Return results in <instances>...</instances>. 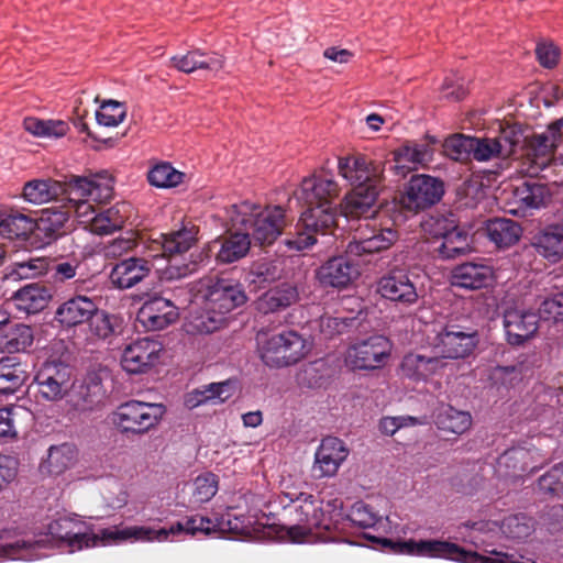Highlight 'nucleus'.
Listing matches in <instances>:
<instances>
[{"instance_id":"f257e3e1","label":"nucleus","mask_w":563,"mask_h":563,"mask_svg":"<svg viewBox=\"0 0 563 563\" xmlns=\"http://www.w3.org/2000/svg\"><path fill=\"white\" fill-rule=\"evenodd\" d=\"M340 186L328 173L306 177L295 192L296 198L308 206L283 243L290 251H305L317 243L318 234H328L336 227V209L333 201L340 195Z\"/></svg>"},{"instance_id":"f03ea898","label":"nucleus","mask_w":563,"mask_h":563,"mask_svg":"<svg viewBox=\"0 0 563 563\" xmlns=\"http://www.w3.org/2000/svg\"><path fill=\"white\" fill-rule=\"evenodd\" d=\"M280 504L286 523L277 533L280 539L292 543L309 542L312 536L335 540V532L345 519L341 498L319 500L311 494L284 493Z\"/></svg>"},{"instance_id":"7ed1b4c3","label":"nucleus","mask_w":563,"mask_h":563,"mask_svg":"<svg viewBox=\"0 0 563 563\" xmlns=\"http://www.w3.org/2000/svg\"><path fill=\"white\" fill-rule=\"evenodd\" d=\"M191 299L201 305V312L186 324L189 334H210L227 323V314L243 306L246 294L242 285L224 276H208L199 279L191 289Z\"/></svg>"},{"instance_id":"20e7f679","label":"nucleus","mask_w":563,"mask_h":563,"mask_svg":"<svg viewBox=\"0 0 563 563\" xmlns=\"http://www.w3.org/2000/svg\"><path fill=\"white\" fill-rule=\"evenodd\" d=\"M231 227L246 231L254 244L272 245L288 222L286 210L280 206L265 208L243 201L230 206L227 211Z\"/></svg>"},{"instance_id":"39448f33","label":"nucleus","mask_w":563,"mask_h":563,"mask_svg":"<svg viewBox=\"0 0 563 563\" xmlns=\"http://www.w3.org/2000/svg\"><path fill=\"white\" fill-rule=\"evenodd\" d=\"M84 522L76 517L62 516L47 525V533L60 545H66L69 552L93 548L99 544H118L133 538H143L147 530L133 527L119 529L118 527L101 529L98 533L82 531Z\"/></svg>"},{"instance_id":"423d86ee","label":"nucleus","mask_w":563,"mask_h":563,"mask_svg":"<svg viewBox=\"0 0 563 563\" xmlns=\"http://www.w3.org/2000/svg\"><path fill=\"white\" fill-rule=\"evenodd\" d=\"M382 543L397 554L445 559L460 563H536L531 560L521 562L515 554L503 552H494V556H485L475 551H466L456 543L443 540L416 541L415 539H408L393 541L390 539H383Z\"/></svg>"},{"instance_id":"0eeeda50","label":"nucleus","mask_w":563,"mask_h":563,"mask_svg":"<svg viewBox=\"0 0 563 563\" xmlns=\"http://www.w3.org/2000/svg\"><path fill=\"white\" fill-rule=\"evenodd\" d=\"M257 345L262 361L276 368L298 363L310 350L306 339L292 330L272 335L258 333Z\"/></svg>"},{"instance_id":"6e6552de","label":"nucleus","mask_w":563,"mask_h":563,"mask_svg":"<svg viewBox=\"0 0 563 563\" xmlns=\"http://www.w3.org/2000/svg\"><path fill=\"white\" fill-rule=\"evenodd\" d=\"M162 404L129 400L117 407L112 423L124 434H144L155 428L165 415Z\"/></svg>"},{"instance_id":"1a4fd4ad","label":"nucleus","mask_w":563,"mask_h":563,"mask_svg":"<svg viewBox=\"0 0 563 563\" xmlns=\"http://www.w3.org/2000/svg\"><path fill=\"white\" fill-rule=\"evenodd\" d=\"M92 186L87 177L71 175L67 180L59 181L53 178L32 179L24 184L22 197L33 205H43L51 201H64L66 194L82 196L90 192Z\"/></svg>"},{"instance_id":"9d476101","label":"nucleus","mask_w":563,"mask_h":563,"mask_svg":"<svg viewBox=\"0 0 563 563\" xmlns=\"http://www.w3.org/2000/svg\"><path fill=\"white\" fill-rule=\"evenodd\" d=\"M523 141V130L518 124L501 128L499 134L494 139L473 137L472 159L486 162L494 157L509 158L518 153V146Z\"/></svg>"},{"instance_id":"9b49d317","label":"nucleus","mask_w":563,"mask_h":563,"mask_svg":"<svg viewBox=\"0 0 563 563\" xmlns=\"http://www.w3.org/2000/svg\"><path fill=\"white\" fill-rule=\"evenodd\" d=\"M417 279L413 273L406 267H394L378 280L379 295L397 306L411 307L419 301L420 295L417 288Z\"/></svg>"},{"instance_id":"f8f14e48","label":"nucleus","mask_w":563,"mask_h":563,"mask_svg":"<svg viewBox=\"0 0 563 563\" xmlns=\"http://www.w3.org/2000/svg\"><path fill=\"white\" fill-rule=\"evenodd\" d=\"M34 380L38 395L47 401L62 400L73 387V368L60 361L45 362Z\"/></svg>"},{"instance_id":"ddd939ff","label":"nucleus","mask_w":563,"mask_h":563,"mask_svg":"<svg viewBox=\"0 0 563 563\" xmlns=\"http://www.w3.org/2000/svg\"><path fill=\"white\" fill-rule=\"evenodd\" d=\"M444 194V184L441 179L430 175H413L400 198L401 206L418 212L439 202Z\"/></svg>"},{"instance_id":"4468645a","label":"nucleus","mask_w":563,"mask_h":563,"mask_svg":"<svg viewBox=\"0 0 563 563\" xmlns=\"http://www.w3.org/2000/svg\"><path fill=\"white\" fill-rule=\"evenodd\" d=\"M435 349L444 358H465L470 356L478 343V333L475 329L463 328L459 324H446L435 338Z\"/></svg>"},{"instance_id":"2eb2a0df","label":"nucleus","mask_w":563,"mask_h":563,"mask_svg":"<svg viewBox=\"0 0 563 563\" xmlns=\"http://www.w3.org/2000/svg\"><path fill=\"white\" fill-rule=\"evenodd\" d=\"M391 351V343L385 335H372L349 349L351 365L357 369H376L383 367Z\"/></svg>"},{"instance_id":"dca6fc26","label":"nucleus","mask_w":563,"mask_h":563,"mask_svg":"<svg viewBox=\"0 0 563 563\" xmlns=\"http://www.w3.org/2000/svg\"><path fill=\"white\" fill-rule=\"evenodd\" d=\"M353 257L355 255L347 253V246L344 254L330 257L316 272L319 283L324 287L346 288L361 274L360 266Z\"/></svg>"},{"instance_id":"f3484780","label":"nucleus","mask_w":563,"mask_h":563,"mask_svg":"<svg viewBox=\"0 0 563 563\" xmlns=\"http://www.w3.org/2000/svg\"><path fill=\"white\" fill-rule=\"evenodd\" d=\"M398 239L396 230L371 227L368 222L360 225L353 239L347 243V253L361 257L389 249Z\"/></svg>"},{"instance_id":"a211bd4d","label":"nucleus","mask_w":563,"mask_h":563,"mask_svg":"<svg viewBox=\"0 0 563 563\" xmlns=\"http://www.w3.org/2000/svg\"><path fill=\"white\" fill-rule=\"evenodd\" d=\"M199 227L192 221L183 222L180 229L163 233L148 243V250L156 252L153 257L163 256L174 258L189 251L198 241Z\"/></svg>"},{"instance_id":"6ab92c4d","label":"nucleus","mask_w":563,"mask_h":563,"mask_svg":"<svg viewBox=\"0 0 563 563\" xmlns=\"http://www.w3.org/2000/svg\"><path fill=\"white\" fill-rule=\"evenodd\" d=\"M551 194L545 184L527 180L516 186L506 202V211L518 217H527L533 210L545 207Z\"/></svg>"},{"instance_id":"aec40b11","label":"nucleus","mask_w":563,"mask_h":563,"mask_svg":"<svg viewBox=\"0 0 563 563\" xmlns=\"http://www.w3.org/2000/svg\"><path fill=\"white\" fill-rule=\"evenodd\" d=\"M340 175L346 179L353 188L355 186L376 185L379 188L384 166L380 163L373 162L364 155H350L339 158L338 164Z\"/></svg>"},{"instance_id":"412c9836","label":"nucleus","mask_w":563,"mask_h":563,"mask_svg":"<svg viewBox=\"0 0 563 563\" xmlns=\"http://www.w3.org/2000/svg\"><path fill=\"white\" fill-rule=\"evenodd\" d=\"M162 344L150 338H142L128 344L121 356L122 368L130 374L150 371L159 360Z\"/></svg>"},{"instance_id":"4be33fe9","label":"nucleus","mask_w":563,"mask_h":563,"mask_svg":"<svg viewBox=\"0 0 563 563\" xmlns=\"http://www.w3.org/2000/svg\"><path fill=\"white\" fill-rule=\"evenodd\" d=\"M178 316V307L172 299L154 296L139 309L136 320L146 331H158L174 323Z\"/></svg>"},{"instance_id":"5701e85b","label":"nucleus","mask_w":563,"mask_h":563,"mask_svg":"<svg viewBox=\"0 0 563 563\" xmlns=\"http://www.w3.org/2000/svg\"><path fill=\"white\" fill-rule=\"evenodd\" d=\"M347 455L349 450L339 438L327 437L322 439L314 454L313 476L316 478L334 476Z\"/></svg>"},{"instance_id":"b1692460","label":"nucleus","mask_w":563,"mask_h":563,"mask_svg":"<svg viewBox=\"0 0 563 563\" xmlns=\"http://www.w3.org/2000/svg\"><path fill=\"white\" fill-rule=\"evenodd\" d=\"M106 390L97 373H88L81 380L73 379L68 404L80 412L92 410L104 398Z\"/></svg>"},{"instance_id":"393cba45","label":"nucleus","mask_w":563,"mask_h":563,"mask_svg":"<svg viewBox=\"0 0 563 563\" xmlns=\"http://www.w3.org/2000/svg\"><path fill=\"white\" fill-rule=\"evenodd\" d=\"M525 141L518 146V152H522L536 170H542L550 165L554 157V151L559 146V141L548 131L542 133L525 134Z\"/></svg>"},{"instance_id":"a878e982","label":"nucleus","mask_w":563,"mask_h":563,"mask_svg":"<svg viewBox=\"0 0 563 563\" xmlns=\"http://www.w3.org/2000/svg\"><path fill=\"white\" fill-rule=\"evenodd\" d=\"M137 528H142L148 531L146 534H142L143 538H133L136 541H166L169 536L179 534L181 532H186L195 536L198 532H202L205 534H210L217 530V522L212 519L203 516H192L187 518L184 522H176L172 525L168 529L161 528L155 530L150 527L136 526Z\"/></svg>"},{"instance_id":"bb28decb","label":"nucleus","mask_w":563,"mask_h":563,"mask_svg":"<svg viewBox=\"0 0 563 563\" xmlns=\"http://www.w3.org/2000/svg\"><path fill=\"white\" fill-rule=\"evenodd\" d=\"M88 181L92 186L90 192L82 196H70L69 194H66L64 196V201L67 202L63 205V208L69 211V216L74 213L81 223L89 225L88 219H91V217L97 213V210L90 203V200L102 201L109 199L112 196V188L108 185L101 186L89 178Z\"/></svg>"},{"instance_id":"cd10ccee","label":"nucleus","mask_w":563,"mask_h":563,"mask_svg":"<svg viewBox=\"0 0 563 563\" xmlns=\"http://www.w3.org/2000/svg\"><path fill=\"white\" fill-rule=\"evenodd\" d=\"M504 328L508 343L520 345L537 332L538 316L534 312L508 309L504 313Z\"/></svg>"},{"instance_id":"c85d7f7f","label":"nucleus","mask_w":563,"mask_h":563,"mask_svg":"<svg viewBox=\"0 0 563 563\" xmlns=\"http://www.w3.org/2000/svg\"><path fill=\"white\" fill-rule=\"evenodd\" d=\"M153 268L152 262L132 256L117 263L110 273L112 284L120 289H129L147 277Z\"/></svg>"},{"instance_id":"c756f323","label":"nucleus","mask_w":563,"mask_h":563,"mask_svg":"<svg viewBox=\"0 0 563 563\" xmlns=\"http://www.w3.org/2000/svg\"><path fill=\"white\" fill-rule=\"evenodd\" d=\"M97 310L98 306L91 298L78 295L63 302L55 318L62 325L73 328L88 322Z\"/></svg>"},{"instance_id":"7c9ffc66","label":"nucleus","mask_w":563,"mask_h":563,"mask_svg":"<svg viewBox=\"0 0 563 563\" xmlns=\"http://www.w3.org/2000/svg\"><path fill=\"white\" fill-rule=\"evenodd\" d=\"M493 279L488 265L466 262L455 266L451 273V285L470 290L487 287Z\"/></svg>"},{"instance_id":"2f4dec72","label":"nucleus","mask_w":563,"mask_h":563,"mask_svg":"<svg viewBox=\"0 0 563 563\" xmlns=\"http://www.w3.org/2000/svg\"><path fill=\"white\" fill-rule=\"evenodd\" d=\"M251 243L252 240L246 231L232 227V231H229L228 234L213 242L214 245L220 244L216 260L222 264L236 262L246 256L250 251Z\"/></svg>"},{"instance_id":"473e14b6","label":"nucleus","mask_w":563,"mask_h":563,"mask_svg":"<svg viewBox=\"0 0 563 563\" xmlns=\"http://www.w3.org/2000/svg\"><path fill=\"white\" fill-rule=\"evenodd\" d=\"M536 252L551 263L563 258V224H549L537 232L531 242Z\"/></svg>"},{"instance_id":"72a5a7b5","label":"nucleus","mask_w":563,"mask_h":563,"mask_svg":"<svg viewBox=\"0 0 563 563\" xmlns=\"http://www.w3.org/2000/svg\"><path fill=\"white\" fill-rule=\"evenodd\" d=\"M129 209L130 206L126 202L100 209L91 219H88L90 231L98 235H109L120 231L129 218Z\"/></svg>"},{"instance_id":"f704fd0d","label":"nucleus","mask_w":563,"mask_h":563,"mask_svg":"<svg viewBox=\"0 0 563 563\" xmlns=\"http://www.w3.org/2000/svg\"><path fill=\"white\" fill-rule=\"evenodd\" d=\"M52 298L51 290L40 283H31L16 290L11 301L18 310L26 314L42 311Z\"/></svg>"},{"instance_id":"c9c22d12","label":"nucleus","mask_w":563,"mask_h":563,"mask_svg":"<svg viewBox=\"0 0 563 563\" xmlns=\"http://www.w3.org/2000/svg\"><path fill=\"white\" fill-rule=\"evenodd\" d=\"M378 196L376 185L355 186L342 202V212L347 218L368 217L374 213L372 210Z\"/></svg>"},{"instance_id":"e433bc0d","label":"nucleus","mask_w":563,"mask_h":563,"mask_svg":"<svg viewBox=\"0 0 563 563\" xmlns=\"http://www.w3.org/2000/svg\"><path fill=\"white\" fill-rule=\"evenodd\" d=\"M446 363L440 356H427L419 353L407 354L400 364L402 375L413 380H424L438 374Z\"/></svg>"},{"instance_id":"4c0bfd02","label":"nucleus","mask_w":563,"mask_h":563,"mask_svg":"<svg viewBox=\"0 0 563 563\" xmlns=\"http://www.w3.org/2000/svg\"><path fill=\"white\" fill-rule=\"evenodd\" d=\"M299 299L297 288L288 283L264 292L255 302L256 310L261 313H275L294 305Z\"/></svg>"},{"instance_id":"58836bf2","label":"nucleus","mask_w":563,"mask_h":563,"mask_svg":"<svg viewBox=\"0 0 563 563\" xmlns=\"http://www.w3.org/2000/svg\"><path fill=\"white\" fill-rule=\"evenodd\" d=\"M170 64L179 71L190 74L197 69L219 71L223 67V59L218 54L207 55L200 49H192L185 55H176L170 58Z\"/></svg>"},{"instance_id":"ea45409f","label":"nucleus","mask_w":563,"mask_h":563,"mask_svg":"<svg viewBox=\"0 0 563 563\" xmlns=\"http://www.w3.org/2000/svg\"><path fill=\"white\" fill-rule=\"evenodd\" d=\"M431 254L440 260H454L470 251L467 233L456 228L450 234L438 241H431Z\"/></svg>"},{"instance_id":"a19ab883","label":"nucleus","mask_w":563,"mask_h":563,"mask_svg":"<svg viewBox=\"0 0 563 563\" xmlns=\"http://www.w3.org/2000/svg\"><path fill=\"white\" fill-rule=\"evenodd\" d=\"M486 234L497 247H509L516 244L522 233L521 227L507 218H493L486 222Z\"/></svg>"},{"instance_id":"79ce46f5","label":"nucleus","mask_w":563,"mask_h":563,"mask_svg":"<svg viewBox=\"0 0 563 563\" xmlns=\"http://www.w3.org/2000/svg\"><path fill=\"white\" fill-rule=\"evenodd\" d=\"M431 158V148L428 144H418L415 142H408L394 151L395 164H389L390 169H395L396 173L400 169L405 173V169L409 170L416 168L419 164H424Z\"/></svg>"},{"instance_id":"37998d69","label":"nucleus","mask_w":563,"mask_h":563,"mask_svg":"<svg viewBox=\"0 0 563 563\" xmlns=\"http://www.w3.org/2000/svg\"><path fill=\"white\" fill-rule=\"evenodd\" d=\"M35 229V221L15 209L0 210V235L5 239L26 238Z\"/></svg>"},{"instance_id":"c03bdc74","label":"nucleus","mask_w":563,"mask_h":563,"mask_svg":"<svg viewBox=\"0 0 563 563\" xmlns=\"http://www.w3.org/2000/svg\"><path fill=\"white\" fill-rule=\"evenodd\" d=\"M27 377L25 364L18 362L15 357L0 358V394H14L24 385Z\"/></svg>"},{"instance_id":"a18cd8bd","label":"nucleus","mask_w":563,"mask_h":563,"mask_svg":"<svg viewBox=\"0 0 563 563\" xmlns=\"http://www.w3.org/2000/svg\"><path fill=\"white\" fill-rule=\"evenodd\" d=\"M77 449L74 444L62 443L48 449L47 457L41 464V471L49 475H59L71 467L77 460Z\"/></svg>"},{"instance_id":"49530a36","label":"nucleus","mask_w":563,"mask_h":563,"mask_svg":"<svg viewBox=\"0 0 563 563\" xmlns=\"http://www.w3.org/2000/svg\"><path fill=\"white\" fill-rule=\"evenodd\" d=\"M69 220V211L62 207L60 210L46 209L38 221H35V229L38 234L49 243L65 234V224Z\"/></svg>"},{"instance_id":"de8ad7c7","label":"nucleus","mask_w":563,"mask_h":563,"mask_svg":"<svg viewBox=\"0 0 563 563\" xmlns=\"http://www.w3.org/2000/svg\"><path fill=\"white\" fill-rule=\"evenodd\" d=\"M435 423L440 430L460 435L471 428L472 416L467 411L448 406L437 415Z\"/></svg>"},{"instance_id":"09e8293b","label":"nucleus","mask_w":563,"mask_h":563,"mask_svg":"<svg viewBox=\"0 0 563 563\" xmlns=\"http://www.w3.org/2000/svg\"><path fill=\"white\" fill-rule=\"evenodd\" d=\"M34 341V333L30 325L15 324L10 328L1 341L3 352L13 354L25 352Z\"/></svg>"},{"instance_id":"8fccbe9b","label":"nucleus","mask_w":563,"mask_h":563,"mask_svg":"<svg viewBox=\"0 0 563 563\" xmlns=\"http://www.w3.org/2000/svg\"><path fill=\"white\" fill-rule=\"evenodd\" d=\"M283 274L280 263L272 260H262L254 262L247 275L250 284L256 287H263L279 279Z\"/></svg>"},{"instance_id":"3c124183","label":"nucleus","mask_w":563,"mask_h":563,"mask_svg":"<svg viewBox=\"0 0 563 563\" xmlns=\"http://www.w3.org/2000/svg\"><path fill=\"white\" fill-rule=\"evenodd\" d=\"M24 129L38 137H62L67 134L69 125L63 120H41L26 118L23 121Z\"/></svg>"},{"instance_id":"603ef678","label":"nucleus","mask_w":563,"mask_h":563,"mask_svg":"<svg viewBox=\"0 0 563 563\" xmlns=\"http://www.w3.org/2000/svg\"><path fill=\"white\" fill-rule=\"evenodd\" d=\"M456 228H459V225L453 213L431 214L422 222V230L431 241H438L444 238V235L450 234Z\"/></svg>"},{"instance_id":"864d4df0","label":"nucleus","mask_w":563,"mask_h":563,"mask_svg":"<svg viewBox=\"0 0 563 563\" xmlns=\"http://www.w3.org/2000/svg\"><path fill=\"white\" fill-rule=\"evenodd\" d=\"M90 331L93 335L99 339H110L114 335H118L122 331V320L120 317L115 314H110L104 311L97 312L89 320Z\"/></svg>"},{"instance_id":"5fc2aeb1","label":"nucleus","mask_w":563,"mask_h":563,"mask_svg":"<svg viewBox=\"0 0 563 563\" xmlns=\"http://www.w3.org/2000/svg\"><path fill=\"white\" fill-rule=\"evenodd\" d=\"M185 174L169 163L156 164L147 174L148 183L157 188H172L183 183Z\"/></svg>"},{"instance_id":"6e6d98bb","label":"nucleus","mask_w":563,"mask_h":563,"mask_svg":"<svg viewBox=\"0 0 563 563\" xmlns=\"http://www.w3.org/2000/svg\"><path fill=\"white\" fill-rule=\"evenodd\" d=\"M443 152L448 157L457 162H467L472 159L473 136L464 134H453L443 142Z\"/></svg>"},{"instance_id":"4d7b16f0","label":"nucleus","mask_w":563,"mask_h":563,"mask_svg":"<svg viewBox=\"0 0 563 563\" xmlns=\"http://www.w3.org/2000/svg\"><path fill=\"white\" fill-rule=\"evenodd\" d=\"M534 530V521L525 514H516L506 517L501 523L503 533L510 539L520 540L528 538Z\"/></svg>"},{"instance_id":"13d9d810","label":"nucleus","mask_w":563,"mask_h":563,"mask_svg":"<svg viewBox=\"0 0 563 563\" xmlns=\"http://www.w3.org/2000/svg\"><path fill=\"white\" fill-rule=\"evenodd\" d=\"M201 398L206 404L219 405L230 399L235 391V384L232 379L218 383H210L198 388Z\"/></svg>"},{"instance_id":"bf43d9fd","label":"nucleus","mask_w":563,"mask_h":563,"mask_svg":"<svg viewBox=\"0 0 563 563\" xmlns=\"http://www.w3.org/2000/svg\"><path fill=\"white\" fill-rule=\"evenodd\" d=\"M42 543L43 540H16L15 542L0 545V556L12 560H32L37 556L34 551L42 548Z\"/></svg>"},{"instance_id":"052dcab7","label":"nucleus","mask_w":563,"mask_h":563,"mask_svg":"<svg viewBox=\"0 0 563 563\" xmlns=\"http://www.w3.org/2000/svg\"><path fill=\"white\" fill-rule=\"evenodd\" d=\"M126 115V110L123 103L114 100L103 101L100 109L96 112V120L99 125L117 126Z\"/></svg>"},{"instance_id":"680f3d73","label":"nucleus","mask_w":563,"mask_h":563,"mask_svg":"<svg viewBox=\"0 0 563 563\" xmlns=\"http://www.w3.org/2000/svg\"><path fill=\"white\" fill-rule=\"evenodd\" d=\"M192 500L197 504L209 501L218 492V478L212 473H203L192 484Z\"/></svg>"},{"instance_id":"e2e57ef3","label":"nucleus","mask_w":563,"mask_h":563,"mask_svg":"<svg viewBox=\"0 0 563 563\" xmlns=\"http://www.w3.org/2000/svg\"><path fill=\"white\" fill-rule=\"evenodd\" d=\"M48 265V258L32 257L27 261L15 263L12 275H15L18 278H33L47 274Z\"/></svg>"},{"instance_id":"0e129e2a","label":"nucleus","mask_w":563,"mask_h":563,"mask_svg":"<svg viewBox=\"0 0 563 563\" xmlns=\"http://www.w3.org/2000/svg\"><path fill=\"white\" fill-rule=\"evenodd\" d=\"M539 489L553 496L563 495V463L553 466L538 481Z\"/></svg>"},{"instance_id":"69168bd1","label":"nucleus","mask_w":563,"mask_h":563,"mask_svg":"<svg viewBox=\"0 0 563 563\" xmlns=\"http://www.w3.org/2000/svg\"><path fill=\"white\" fill-rule=\"evenodd\" d=\"M78 268L79 263L77 260L53 258L49 260L47 274H49L55 282L65 283L76 276Z\"/></svg>"},{"instance_id":"338daca9","label":"nucleus","mask_w":563,"mask_h":563,"mask_svg":"<svg viewBox=\"0 0 563 563\" xmlns=\"http://www.w3.org/2000/svg\"><path fill=\"white\" fill-rule=\"evenodd\" d=\"M539 318L553 322L563 321V292H556L547 297L541 302L538 319Z\"/></svg>"},{"instance_id":"774afa93","label":"nucleus","mask_w":563,"mask_h":563,"mask_svg":"<svg viewBox=\"0 0 563 563\" xmlns=\"http://www.w3.org/2000/svg\"><path fill=\"white\" fill-rule=\"evenodd\" d=\"M346 518L360 528H371L378 522V517L372 507L363 501L355 503Z\"/></svg>"}]
</instances>
